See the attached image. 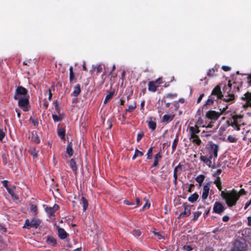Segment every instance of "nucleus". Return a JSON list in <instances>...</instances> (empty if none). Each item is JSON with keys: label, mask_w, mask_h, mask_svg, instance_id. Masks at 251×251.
Here are the masks:
<instances>
[{"label": "nucleus", "mask_w": 251, "mask_h": 251, "mask_svg": "<svg viewBox=\"0 0 251 251\" xmlns=\"http://www.w3.org/2000/svg\"><path fill=\"white\" fill-rule=\"evenodd\" d=\"M242 83V82H241L239 85L234 82L232 86L231 81L229 80L227 85H225L223 88V94L221 91V86L217 85L212 90L210 95L213 98H215L216 101L221 100L230 104L234 102L235 100L234 93L239 91Z\"/></svg>", "instance_id": "1"}, {"label": "nucleus", "mask_w": 251, "mask_h": 251, "mask_svg": "<svg viewBox=\"0 0 251 251\" xmlns=\"http://www.w3.org/2000/svg\"><path fill=\"white\" fill-rule=\"evenodd\" d=\"M220 196L225 201L228 207L235 206L239 200V196L234 189L229 191H222Z\"/></svg>", "instance_id": "2"}, {"label": "nucleus", "mask_w": 251, "mask_h": 251, "mask_svg": "<svg viewBox=\"0 0 251 251\" xmlns=\"http://www.w3.org/2000/svg\"><path fill=\"white\" fill-rule=\"evenodd\" d=\"M208 147H206L203 149L201 152V156L207 157L208 155H213L214 162L218 157V153L219 150V146L212 141L208 143Z\"/></svg>", "instance_id": "3"}, {"label": "nucleus", "mask_w": 251, "mask_h": 251, "mask_svg": "<svg viewBox=\"0 0 251 251\" xmlns=\"http://www.w3.org/2000/svg\"><path fill=\"white\" fill-rule=\"evenodd\" d=\"M228 105L226 104L224 107H222L220 104L218 105V108L220 112H216L214 110H209L205 114V118L213 121H217L220 116L227 109Z\"/></svg>", "instance_id": "4"}, {"label": "nucleus", "mask_w": 251, "mask_h": 251, "mask_svg": "<svg viewBox=\"0 0 251 251\" xmlns=\"http://www.w3.org/2000/svg\"><path fill=\"white\" fill-rule=\"evenodd\" d=\"M41 224V221L39 219L34 218L31 221L27 219L25 220V224L23 226L24 228L30 229L31 228H37Z\"/></svg>", "instance_id": "5"}, {"label": "nucleus", "mask_w": 251, "mask_h": 251, "mask_svg": "<svg viewBox=\"0 0 251 251\" xmlns=\"http://www.w3.org/2000/svg\"><path fill=\"white\" fill-rule=\"evenodd\" d=\"M29 96L22 97L18 99V106L25 112L29 111Z\"/></svg>", "instance_id": "6"}, {"label": "nucleus", "mask_w": 251, "mask_h": 251, "mask_svg": "<svg viewBox=\"0 0 251 251\" xmlns=\"http://www.w3.org/2000/svg\"><path fill=\"white\" fill-rule=\"evenodd\" d=\"M20 95L23 96V97L28 95L27 90L22 86L17 87L14 96V99L15 100H18L19 98V96Z\"/></svg>", "instance_id": "7"}, {"label": "nucleus", "mask_w": 251, "mask_h": 251, "mask_svg": "<svg viewBox=\"0 0 251 251\" xmlns=\"http://www.w3.org/2000/svg\"><path fill=\"white\" fill-rule=\"evenodd\" d=\"M246 246L245 244L239 240H236L233 244L232 251H245Z\"/></svg>", "instance_id": "8"}, {"label": "nucleus", "mask_w": 251, "mask_h": 251, "mask_svg": "<svg viewBox=\"0 0 251 251\" xmlns=\"http://www.w3.org/2000/svg\"><path fill=\"white\" fill-rule=\"evenodd\" d=\"M240 99L242 100L246 101L245 103L243 105L244 108L251 107V92H246Z\"/></svg>", "instance_id": "9"}, {"label": "nucleus", "mask_w": 251, "mask_h": 251, "mask_svg": "<svg viewBox=\"0 0 251 251\" xmlns=\"http://www.w3.org/2000/svg\"><path fill=\"white\" fill-rule=\"evenodd\" d=\"M200 159L201 161L203 162V163L206 164L209 167H211L212 168H214L215 167L214 164H212V160H214L213 155H208L207 157L205 156H200Z\"/></svg>", "instance_id": "10"}, {"label": "nucleus", "mask_w": 251, "mask_h": 251, "mask_svg": "<svg viewBox=\"0 0 251 251\" xmlns=\"http://www.w3.org/2000/svg\"><path fill=\"white\" fill-rule=\"evenodd\" d=\"M225 209L226 208H225L223 204L221 202L216 201L213 205V212L221 215L224 211Z\"/></svg>", "instance_id": "11"}, {"label": "nucleus", "mask_w": 251, "mask_h": 251, "mask_svg": "<svg viewBox=\"0 0 251 251\" xmlns=\"http://www.w3.org/2000/svg\"><path fill=\"white\" fill-rule=\"evenodd\" d=\"M184 211L180 213V217L182 218L189 216L191 214L190 208L186 202L183 204Z\"/></svg>", "instance_id": "12"}, {"label": "nucleus", "mask_w": 251, "mask_h": 251, "mask_svg": "<svg viewBox=\"0 0 251 251\" xmlns=\"http://www.w3.org/2000/svg\"><path fill=\"white\" fill-rule=\"evenodd\" d=\"M56 228L57 230L58 237L61 239H65L68 236V234L66 232L64 228L60 227L59 226H57Z\"/></svg>", "instance_id": "13"}, {"label": "nucleus", "mask_w": 251, "mask_h": 251, "mask_svg": "<svg viewBox=\"0 0 251 251\" xmlns=\"http://www.w3.org/2000/svg\"><path fill=\"white\" fill-rule=\"evenodd\" d=\"M175 115L173 113L164 115L161 120V122L167 124L173 120Z\"/></svg>", "instance_id": "14"}, {"label": "nucleus", "mask_w": 251, "mask_h": 251, "mask_svg": "<svg viewBox=\"0 0 251 251\" xmlns=\"http://www.w3.org/2000/svg\"><path fill=\"white\" fill-rule=\"evenodd\" d=\"M148 127L151 130H154L156 127V119L154 117H150L149 120L147 121Z\"/></svg>", "instance_id": "15"}, {"label": "nucleus", "mask_w": 251, "mask_h": 251, "mask_svg": "<svg viewBox=\"0 0 251 251\" xmlns=\"http://www.w3.org/2000/svg\"><path fill=\"white\" fill-rule=\"evenodd\" d=\"M209 187L208 186V184H207L205 185L203 187V190H202V194L201 196L202 201H204L207 198L208 196L209 195Z\"/></svg>", "instance_id": "16"}, {"label": "nucleus", "mask_w": 251, "mask_h": 251, "mask_svg": "<svg viewBox=\"0 0 251 251\" xmlns=\"http://www.w3.org/2000/svg\"><path fill=\"white\" fill-rule=\"evenodd\" d=\"M189 140L192 143L196 144L198 146H200L201 144V141L197 134L190 135Z\"/></svg>", "instance_id": "17"}, {"label": "nucleus", "mask_w": 251, "mask_h": 251, "mask_svg": "<svg viewBox=\"0 0 251 251\" xmlns=\"http://www.w3.org/2000/svg\"><path fill=\"white\" fill-rule=\"evenodd\" d=\"M69 80L70 83H75L77 81V78L75 76L72 66H71L69 68Z\"/></svg>", "instance_id": "18"}, {"label": "nucleus", "mask_w": 251, "mask_h": 251, "mask_svg": "<svg viewBox=\"0 0 251 251\" xmlns=\"http://www.w3.org/2000/svg\"><path fill=\"white\" fill-rule=\"evenodd\" d=\"M31 139V141L37 144H38L40 142V139L37 135V133L35 131H32L31 133V136L29 137Z\"/></svg>", "instance_id": "19"}, {"label": "nucleus", "mask_w": 251, "mask_h": 251, "mask_svg": "<svg viewBox=\"0 0 251 251\" xmlns=\"http://www.w3.org/2000/svg\"><path fill=\"white\" fill-rule=\"evenodd\" d=\"M162 154L161 152L155 154L154 156V162L151 166V168L155 167L158 166L159 161L162 158Z\"/></svg>", "instance_id": "20"}, {"label": "nucleus", "mask_w": 251, "mask_h": 251, "mask_svg": "<svg viewBox=\"0 0 251 251\" xmlns=\"http://www.w3.org/2000/svg\"><path fill=\"white\" fill-rule=\"evenodd\" d=\"M57 134L60 137L61 140L63 141L65 140L66 131L65 129L63 127H59L57 128Z\"/></svg>", "instance_id": "21"}, {"label": "nucleus", "mask_w": 251, "mask_h": 251, "mask_svg": "<svg viewBox=\"0 0 251 251\" xmlns=\"http://www.w3.org/2000/svg\"><path fill=\"white\" fill-rule=\"evenodd\" d=\"M158 87V86L156 85L153 81H150L148 83V90L150 92L153 93L156 92Z\"/></svg>", "instance_id": "22"}, {"label": "nucleus", "mask_w": 251, "mask_h": 251, "mask_svg": "<svg viewBox=\"0 0 251 251\" xmlns=\"http://www.w3.org/2000/svg\"><path fill=\"white\" fill-rule=\"evenodd\" d=\"M189 129L190 135L197 134L200 132L198 125H195L194 126H189Z\"/></svg>", "instance_id": "23"}, {"label": "nucleus", "mask_w": 251, "mask_h": 251, "mask_svg": "<svg viewBox=\"0 0 251 251\" xmlns=\"http://www.w3.org/2000/svg\"><path fill=\"white\" fill-rule=\"evenodd\" d=\"M69 165H70V167L72 169L74 174L75 175H76L77 167L76 165V162H75V159L73 158L71 159L69 163Z\"/></svg>", "instance_id": "24"}, {"label": "nucleus", "mask_w": 251, "mask_h": 251, "mask_svg": "<svg viewBox=\"0 0 251 251\" xmlns=\"http://www.w3.org/2000/svg\"><path fill=\"white\" fill-rule=\"evenodd\" d=\"M81 92V88L80 85L79 84H77L76 85L74 88L73 93L71 94V96H74L75 97L78 96Z\"/></svg>", "instance_id": "25"}, {"label": "nucleus", "mask_w": 251, "mask_h": 251, "mask_svg": "<svg viewBox=\"0 0 251 251\" xmlns=\"http://www.w3.org/2000/svg\"><path fill=\"white\" fill-rule=\"evenodd\" d=\"M216 101L215 98H213L211 95L209 96L208 100L205 101V103L202 106V108H204L207 105H213L214 101Z\"/></svg>", "instance_id": "26"}, {"label": "nucleus", "mask_w": 251, "mask_h": 251, "mask_svg": "<svg viewBox=\"0 0 251 251\" xmlns=\"http://www.w3.org/2000/svg\"><path fill=\"white\" fill-rule=\"evenodd\" d=\"M46 242L48 245L55 246L57 244L56 240L52 236H48L47 238Z\"/></svg>", "instance_id": "27"}, {"label": "nucleus", "mask_w": 251, "mask_h": 251, "mask_svg": "<svg viewBox=\"0 0 251 251\" xmlns=\"http://www.w3.org/2000/svg\"><path fill=\"white\" fill-rule=\"evenodd\" d=\"M66 153L69 155L70 157H71L73 155V150L72 148V143L71 142H68V145L66 148Z\"/></svg>", "instance_id": "28"}, {"label": "nucleus", "mask_w": 251, "mask_h": 251, "mask_svg": "<svg viewBox=\"0 0 251 251\" xmlns=\"http://www.w3.org/2000/svg\"><path fill=\"white\" fill-rule=\"evenodd\" d=\"M45 211L48 214L49 217L51 218V217L55 216V212L53 211L51 207L47 206L45 208Z\"/></svg>", "instance_id": "29"}, {"label": "nucleus", "mask_w": 251, "mask_h": 251, "mask_svg": "<svg viewBox=\"0 0 251 251\" xmlns=\"http://www.w3.org/2000/svg\"><path fill=\"white\" fill-rule=\"evenodd\" d=\"M137 104L136 101H133V102L128 105L127 108L125 109L126 113L127 112H132L134 109L136 108Z\"/></svg>", "instance_id": "30"}, {"label": "nucleus", "mask_w": 251, "mask_h": 251, "mask_svg": "<svg viewBox=\"0 0 251 251\" xmlns=\"http://www.w3.org/2000/svg\"><path fill=\"white\" fill-rule=\"evenodd\" d=\"M199 198V195L197 193H195L191 195L189 197H188V200L191 203H194L198 200Z\"/></svg>", "instance_id": "31"}, {"label": "nucleus", "mask_w": 251, "mask_h": 251, "mask_svg": "<svg viewBox=\"0 0 251 251\" xmlns=\"http://www.w3.org/2000/svg\"><path fill=\"white\" fill-rule=\"evenodd\" d=\"M153 234L157 237L158 240L164 239L165 238L162 235L163 232H158L156 229H154L152 231Z\"/></svg>", "instance_id": "32"}, {"label": "nucleus", "mask_w": 251, "mask_h": 251, "mask_svg": "<svg viewBox=\"0 0 251 251\" xmlns=\"http://www.w3.org/2000/svg\"><path fill=\"white\" fill-rule=\"evenodd\" d=\"M28 152L34 158H36L38 156L37 151L34 148H30L28 150Z\"/></svg>", "instance_id": "33"}, {"label": "nucleus", "mask_w": 251, "mask_h": 251, "mask_svg": "<svg viewBox=\"0 0 251 251\" xmlns=\"http://www.w3.org/2000/svg\"><path fill=\"white\" fill-rule=\"evenodd\" d=\"M213 183L215 184L217 187L218 189L222 192L223 191L222 190V182L221 181V179H216L214 181Z\"/></svg>", "instance_id": "34"}, {"label": "nucleus", "mask_w": 251, "mask_h": 251, "mask_svg": "<svg viewBox=\"0 0 251 251\" xmlns=\"http://www.w3.org/2000/svg\"><path fill=\"white\" fill-rule=\"evenodd\" d=\"M81 200L83 204V211H85L88 206V201L84 197H81Z\"/></svg>", "instance_id": "35"}, {"label": "nucleus", "mask_w": 251, "mask_h": 251, "mask_svg": "<svg viewBox=\"0 0 251 251\" xmlns=\"http://www.w3.org/2000/svg\"><path fill=\"white\" fill-rule=\"evenodd\" d=\"M217 71H218V70L216 67L213 68L208 70L207 75L208 76H214L215 75V72H216Z\"/></svg>", "instance_id": "36"}, {"label": "nucleus", "mask_w": 251, "mask_h": 251, "mask_svg": "<svg viewBox=\"0 0 251 251\" xmlns=\"http://www.w3.org/2000/svg\"><path fill=\"white\" fill-rule=\"evenodd\" d=\"M143 154H143V152L139 151L138 149H136L135 150L134 154L133 155V156L132 157V160H134L137 157L142 156L143 155Z\"/></svg>", "instance_id": "37"}, {"label": "nucleus", "mask_w": 251, "mask_h": 251, "mask_svg": "<svg viewBox=\"0 0 251 251\" xmlns=\"http://www.w3.org/2000/svg\"><path fill=\"white\" fill-rule=\"evenodd\" d=\"M183 168H184V166L181 165L180 163H179L178 165L174 169V174H175V176H176V174H177L178 171H182Z\"/></svg>", "instance_id": "38"}, {"label": "nucleus", "mask_w": 251, "mask_h": 251, "mask_svg": "<svg viewBox=\"0 0 251 251\" xmlns=\"http://www.w3.org/2000/svg\"><path fill=\"white\" fill-rule=\"evenodd\" d=\"M242 117V116L238 115H234L231 117L234 122L239 124L241 123L240 119H241Z\"/></svg>", "instance_id": "39"}, {"label": "nucleus", "mask_w": 251, "mask_h": 251, "mask_svg": "<svg viewBox=\"0 0 251 251\" xmlns=\"http://www.w3.org/2000/svg\"><path fill=\"white\" fill-rule=\"evenodd\" d=\"M30 210L33 213L34 216L37 214V207L36 205L30 204Z\"/></svg>", "instance_id": "40"}, {"label": "nucleus", "mask_w": 251, "mask_h": 251, "mask_svg": "<svg viewBox=\"0 0 251 251\" xmlns=\"http://www.w3.org/2000/svg\"><path fill=\"white\" fill-rule=\"evenodd\" d=\"M178 142V137L177 136L175 139L174 140L172 146V152H174L176 148V146L177 145Z\"/></svg>", "instance_id": "41"}, {"label": "nucleus", "mask_w": 251, "mask_h": 251, "mask_svg": "<svg viewBox=\"0 0 251 251\" xmlns=\"http://www.w3.org/2000/svg\"><path fill=\"white\" fill-rule=\"evenodd\" d=\"M214 132H215V130L209 131H205L204 130H203L201 133V136L202 137H207L211 136V134L212 133H213Z\"/></svg>", "instance_id": "42"}, {"label": "nucleus", "mask_w": 251, "mask_h": 251, "mask_svg": "<svg viewBox=\"0 0 251 251\" xmlns=\"http://www.w3.org/2000/svg\"><path fill=\"white\" fill-rule=\"evenodd\" d=\"M205 176L203 175H199L196 178V180L200 184H201L204 181Z\"/></svg>", "instance_id": "43"}, {"label": "nucleus", "mask_w": 251, "mask_h": 251, "mask_svg": "<svg viewBox=\"0 0 251 251\" xmlns=\"http://www.w3.org/2000/svg\"><path fill=\"white\" fill-rule=\"evenodd\" d=\"M114 95L113 92H110L108 94H107L104 100V103H106L110 99H111Z\"/></svg>", "instance_id": "44"}, {"label": "nucleus", "mask_w": 251, "mask_h": 251, "mask_svg": "<svg viewBox=\"0 0 251 251\" xmlns=\"http://www.w3.org/2000/svg\"><path fill=\"white\" fill-rule=\"evenodd\" d=\"M153 147H150L148 151L147 152V159H151L152 158V150Z\"/></svg>", "instance_id": "45"}, {"label": "nucleus", "mask_w": 251, "mask_h": 251, "mask_svg": "<svg viewBox=\"0 0 251 251\" xmlns=\"http://www.w3.org/2000/svg\"><path fill=\"white\" fill-rule=\"evenodd\" d=\"M29 121L32 122L34 126L37 127L38 126L39 122L37 118L31 117L29 118Z\"/></svg>", "instance_id": "46"}, {"label": "nucleus", "mask_w": 251, "mask_h": 251, "mask_svg": "<svg viewBox=\"0 0 251 251\" xmlns=\"http://www.w3.org/2000/svg\"><path fill=\"white\" fill-rule=\"evenodd\" d=\"M6 190H7V192H8V193L12 196V198H14L15 199H16V200L18 199V197H17L15 195V193L12 188L9 187Z\"/></svg>", "instance_id": "47"}, {"label": "nucleus", "mask_w": 251, "mask_h": 251, "mask_svg": "<svg viewBox=\"0 0 251 251\" xmlns=\"http://www.w3.org/2000/svg\"><path fill=\"white\" fill-rule=\"evenodd\" d=\"M52 118L53 120V121L55 122H61L62 120V118L60 116H57L55 114H52Z\"/></svg>", "instance_id": "48"}, {"label": "nucleus", "mask_w": 251, "mask_h": 251, "mask_svg": "<svg viewBox=\"0 0 251 251\" xmlns=\"http://www.w3.org/2000/svg\"><path fill=\"white\" fill-rule=\"evenodd\" d=\"M230 125L231 126H232L234 128H235L237 130H239L240 129V124L239 123H237L233 121L232 123H231Z\"/></svg>", "instance_id": "49"}, {"label": "nucleus", "mask_w": 251, "mask_h": 251, "mask_svg": "<svg viewBox=\"0 0 251 251\" xmlns=\"http://www.w3.org/2000/svg\"><path fill=\"white\" fill-rule=\"evenodd\" d=\"M201 214V212H200V211L195 212L194 213V217H193V218L192 219V221H195L197 220Z\"/></svg>", "instance_id": "50"}, {"label": "nucleus", "mask_w": 251, "mask_h": 251, "mask_svg": "<svg viewBox=\"0 0 251 251\" xmlns=\"http://www.w3.org/2000/svg\"><path fill=\"white\" fill-rule=\"evenodd\" d=\"M222 170L221 169H218L216 172L213 175V176L216 177V179H221L219 176L222 173Z\"/></svg>", "instance_id": "51"}, {"label": "nucleus", "mask_w": 251, "mask_h": 251, "mask_svg": "<svg viewBox=\"0 0 251 251\" xmlns=\"http://www.w3.org/2000/svg\"><path fill=\"white\" fill-rule=\"evenodd\" d=\"M227 139L230 143H235L237 141V139L232 136H228Z\"/></svg>", "instance_id": "52"}, {"label": "nucleus", "mask_w": 251, "mask_h": 251, "mask_svg": "<svg viewBox=\"0 0 251 251\" xmlns=\"http://www.w3.org/2000/svg\"><path fill=\"white\" fill-rule=\"evenodd\" d=\"M132 234L135 237H139L141 235V232L140 230L135 229L133 231Z\"/></svg>", "instance_id": "53"}, {"label": "nucleus", "mask_w": 251, "mask_h": 251, "mask_svg": "<svg viewBox=\"0 0 251 251\" xmlns=\"http://www.w3.org/2000/svg\"><path fill=\"white\" fill-rule=\"evenodd\" d=\"M236 194H237L238 196H239V199L241 196L246 195V192L245 191V190L244 189H241L240 190V191L238 192H237L236 191Z\"/></svg>", "instance_id": "54"}, {"label": "nucleus", "mask_w": 251, "mask_h": 251, "mask_svg": "<svg viewBox=\"0 0 251 251\" xmlns=\"http://www.w3.org/2000/svg\"><path fill=\"white\" fill-rule=\"evenodd\" d=\"M5 136V134L3 131V129H0V141L1 142L2 141L4 137Z\"/></svg>", "instance_id": "55"}, {"label": "nucleus", "mask_w": 251, "mask_h": 251, "mask_svg": "<svg viewBox=\"0 0 251 251\" xmlns=\"http://www.w3.org/2000/svg\"><path fill=\"white\" fill-rule=\"evenodd\" d=\"M182 249L186 251H191L193 250V248L189 245H184L182 247Z\"/></svg>", "instance_id": "56"}, {"label": "nucleus", "mask_w": 251, "mask_h": 251, "mask_svg": "<svg viewBox=\"0 0 251 251\" xmlns=\"http://www.w3.org/2000/svg\"><path fill=\"white\" fill-rule=\"evenodd\" d=\"M103 65H99L96 67L97 73H101L102 71V70H103Z\"/></svg>", "instance_id": "57"}, {"label": "nucleus", "mask_w": 251, "mask_h": 251, "mask_svg": "<svg viewBox=\"0 0 251 251\" xmlns=\"http://www.w3.org/2000/svg\"><path fill=\"white\" fill-rule=\"evenodd\" d=\"M214 121H210L207 126H205V125H202V127H205L206 129H208L209 128H212L213 126V124L214 123Z\"/></svg>", "instance_id": "58"}, {"label": "nucleus", "mask_w": 251, "mask_h": 251, "mask_svg": "<svg viewBox=\"0 0 251 251\" xmlns=\"http://www.w3.org/2000/svg\"><path fill=\"white\" fill-rule=\"evenodd\" d=\"M177 96V95L176 93H175V94L169 93L166 95V97L168 98L172 99V98L176 97Z\"/></svg>", "instance_id": "59"}, {"label": "nucleus", "mask_w": 251, "mask_h": 251, "mask_svg": "<svg viewBox=\"0 0 251 251\" xmlns=\"http://www.w3.org/2000/svg\"><path fill=\"white\" fill-rule=\"evenodd\" d=\"M8 181H7L6 180H3L1 181L2 184L6 188V189H7V188H8L9 187L8 185Z\"/></svg>", "instance_id": "60"}, {"label": "nucleus", "mask_w": 251, "mask_h": 251, "mask_svg": "<svg viewBox=\"0 0 251 251\" xmlns=\"http://www.w3.org/2000/svg\"><path fill=\"white\" fill-rule=\"evenodd\" d=\"M150 207V203L148 202V201H146V203L144 204V205L143 206V210H145L146 209H148Z\"/></svg>", "instance_id": "61"}, {"label": "nucleus", "mask_w": 251, "mask_h": 251, "mask_svg": "<svg viewBox=\"0 0 251 251\" xmlns=\"http://www.w3.org/2000/svg\"><path fill=\"white\" fill-rule=\"evenodd\" d=\"M173 104L175 107V110L176 111L179 108V104L178 103V101H174Z\"/></svg>", "instance_id": "62"}, {"label": "nucleus", "mask_w": 251, "mask_h": 251, "mask_svg": "<svg viewBox=\"0 0 251 251\" xmlns=\"http://www.w3.org/2000/svg\"><path fill=\"white\" fill-rule=\"evenodd\" d=\"M144 136V133H138L137 136V142H139L142 137Z\"/></svg>", "instance_id": "63"}, {"label": "nucleus", "mask_w": 251, "mask_h": 251, "mask_svg": "<svg viewBox=\"0 0 251 251\" xmlns=\"http://www.w3.org/2000/svg\"><path fill=\"white\" fill-rule=\"evenodd\" d=\"M124 203L125 204L128 205H135V203H134L133 201L130 202V201H129L127 200L124 201Z\"/></svg>", "instance_id": "64"}]
</instances>
